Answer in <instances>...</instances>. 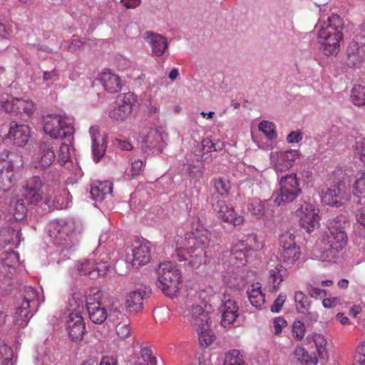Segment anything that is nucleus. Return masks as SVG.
<instances>
[{
  "label": "nucleus",
  "instance_id": "obj_1",
  "mask_svg": "<svg viewBox=\"0 0 365 365\" xmlns=\"http://www.w3.org/2000/svg\"><path fill=\"white\" fill-rule=\"evenodd\" d=\"M58 171L55 170L43 176L46 182L39 176L28 178L22 185L20 195L11 201L15 220H21L24 217L27 212L26 205H36L43 200L45 203L49 205L53 194L50 192L51 189L54 190L58 185Z\"/></svg>",
  "mask_w": 365,
  "mask_h": 365
},
{
  "label": "nucleus",
  "instance_id": "obj_2",
  "mask_svg": "<svg viewBox=\"0 0 365 365\" xmlns=\"http://www.w3.org/2000/svg\"><path fill=\"white\" fill-rule=\"evenodd\" d=\"M211 233L205 229L197 228L184 236L175 237V248L172 254L174 260L188 261L193 267L197 268L207 262V251Z\"/></svg>",
  "mask_w": 365,
  "mask_h": 365
},
{
  "label": "nucleus",
  "instance_id": "obj_3",
  "mask_svg": "<svg viewBox=\"0 0 365 365\" xmlns=\"http://www.w3.org/2000/svg\"><path fill=\"white\" fill-rule=\"evenodd\" d=\"M321 14L315 29L320 51L327 56H336L339 51L340 41L343 39L341 29L344 21L338 14L327 16L319 10Z\"/></svg>",
  "mask_w": 365,
  "mask_h": 365
},
{
  "label": "nucleus",
  "instance_id": "obj_4",
  "mask_svg": "<svg viewBox=\"0 0 365 365\" xmlns=\"http://www.w3.org/2000/svg\"><path fill=\"white\" fill-rule=\"evenodd\" d=\"M83 230L82 224L74 218H60L49 223L48 235L56 246L68 250L78 242Z\"/></svg>",
  "mask_w": 365,
  "mask_h": 365
},
{
  "label": "nucleus",
  "instance_id": "obj_5",
  "mask_svg": "<svg viewBox=\"0 0 365 365\" xmlns=\"http://www.w3.org/2000/svg\"><path fill=\"white\" fill-rule=\"evenodd\" d=\"M346 218L344 215H338L327 221L329 234L327 236L329 248L326 251L328 261L334 260L342 256L346 245L347 236L345 232Z\"/></svg>",
  "mask_w": 365,
  "mask_h": 365
},
{
  "label": "nucleus",
  "instance_id": "obj_6",
  "mask_svg": "<svg viewBox=\"0 0 365 365\" xmlns=\"http://www.w3.org/2000/svg\"><path fill=\"white\" fill-rule=\"evenodd\" d=\"M44 133L55 140H74L73 120L66 115L47 114L43 117Z\"/></svg>",
  "mask_w": 365,
  "mask_h": 365
},
{
  "label": "nucleus",
  "instance_id": "obj_7",
  "mask_svg": "<svg viewBox=\"0 0 365 365\" xmlns=\"http://www.w3.org/2000/svg\"><path fill=\"white\" fill-rule=\"evenodd\" d=\"M157 287L170 298L177 297L180 292L182 275L180 270L171 262L159 264L157 269Z\"/></svg>",
  "mask_w": 365,
  "mask_h": 365
},
{
  "label": "nucleus",
  "instance_id": "obj_8",
  "mask_svg": "<svg viewBox=\"0 0 365 365\" xmlns=\"http://www.w3.org/2000/svg\"><path fill=\"white\" fill-rule=\"evenodd\" d=\"M279 188L272 196L277 206L293 202L301 193L299 179L295 173L287 174L279 180Z\"/></svg>",
  "mask_w": 365,
  "mask_h": 365
},
{
  "label": "nucleus",
  "instance_id": "obj_9",
  "mask_svg": "<svg viewBox=\"0 0 365 365\" xmlns=\"http://www.w3.org/2000/svg\"><path fill=\"white\" fill-rule=\"evenodd\" d=\"M167 136L162 127L146 128L140 133L138 142L144 152L158 154L165 146Z\"/></svg>",
  "mask_w": 365,
  "mask_h": 365
},
{
  "label": "nucleus",
  "instance_id": "obj_10",
  "mask_svg": "<svg viewBox=\"0 0 365 365\" xmlns=\"http://www.w3.org/2000/svg\"><path fill=\"white\" fill-rule=\"evenodd\" d=\"M257 239V236L250 235L245 242L240 241L235 245L230 250V262L237 266L245 265L250 261L255 250L262 248Z\"/></svg>",
  "mask_w": 365,
  "mask_h": 365
},
{
  "label": "nucleus",
  "instance_id": "obj_11",
  "mask_svg": "<svg viewBox=\"0 0 365 365\" xmlns=\"http://www.w3.org/2000/svg\"><path fill=\"white\" fill-rule=\"evenodd\" d=\"M183 317L195 329L202 326L205 328L207 322H211L209 311L203 304H200L196 299L186 300Z\"/></svg>",
  "mask_w": 365,
  "mask_h": 365
},
{
  "label": "nucleus",
  "instance_id": "obj_12",
  "mask_svg": "<svg viewBox=\"0 0 365 365\" xmlns=\"http://www.w3.org/2000/svg\"><path fill=\"white\" fill-rule=\"evenodd\" d=\"M319 209L313 204L303 202L296 210L300 226L307 232L319 227Z\"/></svg>",
  "mask_w": 365,
  "mask_h": 365
},
{
  "label": "nucleus",
  "instance_id": "obj_13",
  "mask_svg": "<svg viewBox=\"0 0 365 365\" xmlns=\"http://www.w3.org/2000/svg\"><path fill=\"white\" fill-rule=\"evenodd\" d=\"M299 157V151L295 149L272 151L270 153L271 165L277 173L284 172L292 167Z\"/></svg>",
  "mask_w": 365,
  "mask_h": 365
},
{
  "label": "nucleus",
  "instance_id": "obj_14",
  "mask_svg": "<svg viewBox=\"0 0 365 365\" xmlns=\"http://www.w3.org/2000/svg\"><path fill=\"white\" fill-rule=\"evenodd\" d=\"M56 159L53 146L51 142L43 141L32 155L31 165L40 170L50 167Z\"/></svg>",
  "mask_w": 365,
  "mask_h": 365
},
{
  "label": "nucleus",
  "instance_id": "obj_15",
  "mask_svg": "<svg viewBox=\"0 0 365 365\" xmlns=\"http://www.w3.org/2000/svg\"><path fill=\"white\" fill-rule=\"evenodd\" d=\"M0 163V190L4 192L9 190L21 177V163L9 165Z\"/></svg>",
  "mask_w": 365,
  "mask_h": 365
},
{
  "label": "nucleus",
  "instance_id": "obj_16",
  "mask_svg": "<svg viewBox=\"0 0 365 365\" xmlns=\"http://www.w3.org/2000/svg\"><path fill=\"white\" fill-rule=\"evenodd\" d=\"M151 294L149 286L141 284L126 296L125 307L128 312L138 313L143 309V300Z\"/></svg>",
  "mask_w": 365,
  "mask_h": 365
},
{
  "label": "nucleus",
  "instance_id": "obj_17",
  "mask_svg": "<svg viewBox=\"0 0 365 365\" xmlns=\"http://www.w3.org/2000/svg\"><path fill=\"white\" fill-rule=\"evenodd\" d=\"M131 258L127 252V261H129L133 267L138 268L146 264L150 260V244L147 241L136 242L130 249Z\"/></svg>",
  "mask_w": 365,
  "mask_h": 365
},
{
  "label": "nucleus",
  "instance_id": "obj_18",
  "mask_svg": "<svg viewBox=\"0 0 365 365\" xmlns=\"http://www.w3.org/2000/svg\"><path fill=\"white\" fill-rule=\"evenodd\" d=\"M109 322L115 327V333L120 339L132 336L133 329L129 318L118 309H111L109 312Z\"/></svg>",
  "mask_w": 365,
  "mask_h": 365
},
{
  "label": "nucleus",
  "instance_id": "obj_19",
  "mask_svg": "<svg viewBox=\"0 0 365 365\" xmlns=\"http://www.w3.org/2000/svg\"><path fill=\"white\" fill-rule=\"evenodd\" d=\"M212 208L220 219L235 226L242 225L245 220L242 215L235 213L233 207L226 204L224 200L212 202Z\"/></svg>",
  "mask_w": 365,
  "mask_h": 365
},
{
  "label": "nucleus",
  "instance_id": "obj_20",
  "mask_svg": "<svg viewBox=\"0 0 365 365\" xmlns=\"http://www.w3.org/2000/svg\"><path fill=\"white\" fill-rule=\"evenodd\" d=\"M267 270L268 277L266 287L270 292H277L280 288L281 283L287 276V269L281 264L277 265L269 264Z\"/></svg>",
  "mask_w": 365,
  "mask_h": 365
},
{
  "label": "nucleus",
  "instance_id": "obj_21",
  "mask_svg": "<svg viewBox=\"0 0 365 365\" xmlns=\"http://www.w3.org/2000/svg\"><path fill=\"white\" fill-rule=\"evenodd\" d=\"M85 323L78 312H71L66 321V329L72 341H80L85 333Z\"/></svg>",
  "mask_w": 365,
  "mask_h": 365
},
{
  "label": "nucleus",
  "instance_id": "obj_22",
  "mask_svg": "<svg viewBox=\"0 0 365 365\" xmlns=\"http://www.w3.org/2000/svg\"><path fill=\"white\" fill-rule=\"evenodd\" d=\"M238 306L237 302L230 297L227 291L224 293L222 305L221 307L222 319L221 324L224 327L234 323L238 317Z\"/></svg>",
  "mask_w": 365,
  "mask_h": 365
},
{
  "label": "nucleus",
  "instance_id": "obj_23",
  "mask_svg": "<svg viewBox=\"0 0 365 365\" xmlns=\"http://www.w3.org/2000/svg\"><path fill=\"white\" fill-rule=\"evenodd\" d=\"M344 185L339 182L328 187L325 191H322V202L330 206H339L342 204V200L346 198L343 191Z\"/></svg>",
  "mask_w": 365,
  "mask_h": 365
},
{
  "label": "nucleus",
  "instance_id": "obj_24",
  "mask_svg": "<svg viewBox=\"0 0 365 365\" xmlns=\"http://www.w3.org/2000/svg\"><path fill=\"white\" fill-rule=\"evenodd\" d=\"M89 133L92 140V153L93 159L98 162L104 155L108 143L105 135H101L98 128L92 126L89 129Z\"/></svg>",
  "mask_w": 365,
  "mask_h": 365
},
{
  "label": "nucleus",
  "instance_id": "obj_25",
  "mask_svg": "<svg viewBox=\"0 0 365 365\" xmlns=\"http://www.w3.org/2000/svg\"><path fill=\"white\" fill-rule=\"evenodd\" d=\"M98 81L105 91L110 93H118L123 86L120 78L110 69H104L99 74Z\"/></svg>",
  "mask_w": 365,
  "mask_h": 365
},
{
  "label": "nucleus",
  "instance_id": "obj_26",
  "mask_svg": "<svg viewBox=\"0 0 365 365\" xmlns=\"http://www.w3.org/2000/svg\"><path fill=\"white\" fill-rule=\"evenodd\" d=\"M144 39L150 46L152 55L155 57L162 56L168 48V42L162 35L146 32Z\"/></svg>",
  "mask_w": 365,
  "mask_h": 365
},
{
  "label": "nucleus",
  "instance_id": "obj_27",
  "mask_svg": "<svg viewBox=\"0 0 365 365\" xmlns=\"http://www.w3.org/2000/svg\"><path fill=\"white\" fill-rule=\"evenodd\" d=\"M8 135L9 138L13 139L16 145L23 147L29 142L31 131L28 125H18L15 122H12L11 123Z\"/></svg>",
  "mask_w": 365,
  "mask_h": 365
},
{
  "label": "nucleus",
  "instance_id": "obj_28",
  "mask_svg": "<svg viewBox=\"0 0 365 365\" xmlns=\"http://www.w3.org/2000/svg\"><path fill=\"white\" fill-rule=\"evenodd\" d=\"M91 298L86 299V308L90 319L95 324H102L109 320V313L99 302H91Z\"/></svg>",
  "mask_w": 365,
  "mask_h": 365
},
{
  "label": "nucleus",
  "instance_id": "obj_29",
  "mask_svg": "<svg viewBox=\"0 0 365 365\" xmlns=\"http://www.w3.org/2000/svg\"><path fill=\"white\" fill-rule=\"evenodd\" d=\"M247 294L252 307L260 310L265 308V294L262 290L261 284L257 282L249 285L247 289Z\"/></svg>",
  "mask_w": 365,
  "mask_h": 365
},
{
  "label": "nucleus",
  "instance_id": "obj_30",
  "mask_svg": "<svg viewBox=\"0 0 365 365\" xmlns=\"http://www.w3.org/2000/svg\"><path fill=\"white\" fill-rule=\"evenodd\" d=\"M113 183L110 181L96 182L91 185L90 195L96 201H103L106 197L111 195Z\"/></svg>",
  "mask_w": 365,
  "mask_h": 365
},
{
  "label": "nucleus",
  "instance_id": "obj_31",
  "mask_svg": "<svg viewBox=\"0 0 365 365\" xmlns=\"http://www.w3.org/2000/svg\"><path fill=\"white\" fill-rule=\"evenodd\" d=\"M0 237L5 245L12 244L18 247L21 241V233L19 226L15 224L11 227L1 228L0 230Z\"/></svg>",
  "mask_w": 365,
  "mask_h": 365
},
{
  "label": "nucleus",
  "instance_id": "obj_32",
  "mask_svg": "<svg viewBox=\"0 0 365 365\" xmlns=\"http://www.w3.org/2000/svg\"><path fill=\"white\" fill-rule=\"evenodd\" d=\"M42 289L41 288H35L31 286H26L22 294L23 302H28L29 308H37L41 302L44 301L43 297L41 296Z\"/></svg>",
  "mask_w": 365,
  "mask_h": 365
},
{
  "label": "nucleus",
  "instance_id": "obj_33",
  "mask_svg": "<svg viewBox=\"0 0 365 365\" xmlns=\"http://www.w3.org/2000/svg\"><path fill=\"white\" fill-rule=\"evenodd\" d=\"M31 312V308H29L28 302H22L14 313V326L17 329L24 328L26 327L29 319L32 317Z\"/></svg>",
  "mask_w": 365,
  "mask_h": 365
},
{
  "label": "nucleus",
  "instance_id": "obj_34",
  "mask_svg": "<svg viewBox=\"0 0 365 365\" xmlns=\"http://www.w3.org/2000/svg\"><path fill=\"white\" fill-rule=\"evenodd\" d=\"M267 201H262L259 198H252L248 200L247 209L248 212L256 219H261L267 212Z\"/></svg>",
  "mask_w": 365,
  "mask_h": 365
},
{
  "label": "nucleus",
  "instance_id": "obj_35",
  "mask_svg": "<svg viewBox=\"0 0 365 365\" xmlns=\"http://www.w3.org/2000/svg\"><path fill=\"white\" fill-rule=\"evenodd\" d=\"M202 155L201 160L205 162L210 161V158L205 156L206 153L217 152L223 149L225 143L219 139L204 138L201 143Z\"/></svg>",
  "mask_w": 365,
  "mask_h": 365
},
{
  "label": "nucleus",
  "instance_id": "obj_36",
  "mask_svg": "<svg viewBox=\"0 0 365 365\" xmlns=\"http://www.w3.org/2000/svg\"><path fill=\"white\" fill-rule=\"evenodd\" d=\"M118 237L113 232H103L101 234L98 240V247L93 252L96 256L101 250L110 251V249L114 247L118 240Z\"/></svg>",
  "mask_w": 365,
  "mask_h": 365
},
{
  "label": "nucleus",
  "instance_id": "obj_37",
  "mask_svg": "<svg viewBox=\"0 0 365 365\" xmlns=\"http://www.w3.org/2000/svg\"><path fill=\"white\" fill-rule=\"evenodd\" d=\"M301 256V251L299 247H292L291 249L283 250L282 254V265L284 267L291 269L298 264Z\"/></svg>",
  "mask_w": 365,
  "mask_h": 365
},
{
  "label": "nucleus",
  "instance_id": "obj_38",
  "mask_svg": "<svg viewBox=\"0 0 365 365\" xmlns=\"http://www.w3.org/2000/svg\"><path fill=\"white\" fill-rule=\"evenodd\" d=\"M115 104L131 113L138 106L136 96L131 92L119 94L116 98Z\"/></svg>",
  "mask_w": 365,
  "mask_h": 365
},
{
  "label": "nucleus",
  "instance_id": "obj_39",
  "mask_svg": "<svg viewBox=\"0 0 365 365\" xmlns=\"http://www.w3.org/2000/svg\"><path fill=\"white\" fill-rule=\"evenodd\" d=\"M2 267L8 268L7 275L11 274L19 265V255L15 252H4L1 254Z\"/></svg>",
  "mask_w": 365,
  "mask_h": 365
},
{
  "label": "nucleus",
  "instance_id": "obj_40",
  "mask_svg": "<svg viewBox=\"0 0 365 365\" xmlns=\"http://www.w3.org/2000/svg\"><path fill=\"white\" fill-rule=\"evenodd\" d=\"M210 323L211 322H207L205 328H202V327L195 328L198 332V339L201 346L207 347L215 339L213 332L210 329Z\"/></svg>",
  "mask_w": 365,
  "mask_h": 365
},
{
  "label": "nucleus",
  "instance_id": "obj_41",
  "mask_svg": "<svg viewBox=\"0 0 365 365\" xmlns=\"http://www.w3.org/2000/svg\"><path fill=\"white\" fill-rule=\"evenodd\" d=\"M85 302L84 295L80 292H74L68 299V309L71 312H78L81 314L83 309Z\"/></svg>",
  "mask_w": 365,
  "mask_h": 365
},
{
  "label": "nucleus",
  "instance_id": "obj_42",
  "mask_svg": "<svg viewBox=\"0 0 365 365\" xmlns=\"http://www.w3.org/2000/svg\"><path fill=\"white\" fill-rule=\"evenodd\" d=\"M36 365H56V358L52 351L46 348L38 350V355L35 359Z\"/></svg>",
  "mask_w": 365,
  "mask_h": 365
},
{
  "label": "nucleus",
  "instance_id": "obj_43",
  "mask_svg": "<svg viewBox=\"0 0 365 365\" xmlns=\"http://www.w3.org/2000/svg\"><path fill=\"white\" fill-rule=\"evenodd\" d=\"M293 355L294 358L300 363L304 365H317V359L316 357H312L308 351L302 346H298L296 347Z\"/></svg>",
  "mask_w": 365,
  "mask_h": 365
},
{
  "label": "nucleus",
  "instance_id": "obj_44",
  "mask_svg": "<svg viewBox=\"0 0 365 365\" xmlns=\"http://www.w3.org/2000/svg\"><path fill=\"white\" fill-rule=\"evenodd\" d=\"M21 103L27 106L26 109L28 110L31 108V101L26 99H20V98H11V99H8L6 101H2V107L8 113H16L17 110V104Z\"/></svg>",
  "mask_w": 365,
  "mask_h": 365
},
{
  "label": "nucleus",
  "instance_id": "obj_45",
  "mask_svg": "<svg viewBox=\"0 0 365 365\" xmlns=\"http://www.w3.org/2000/svg\"><path fill=\"white\" fill-rule=\"evenodd\" d=\"M296 309L298 312L305 314L310 308V301L302 292L297 291L294 296Z\"/></svg>",
  "mask_w": 365,
  "mask_h": 365
},
{
  "label": "nucleus",
  "instance_id": "obj_46",
  "mask_svg": "<svg viewBox=\"0 0 365 365\" xmlns=\"http://www.w3.org/2000/svg\"><path fill=\"white\" fill-rule=\"evenodd\" d=\"M347 61L346 62L348 67H354L357 66L361 61V57L359 55L358 44L356 43H352L348 48L347 50Z\"/></svg>",
  "mask_w": 365,
  "mask_h": 365
},
{
  "label": "nucleus",
  "instance_id": "obj_47",
  "mask_svg": "<svg viewBox=\"0 0 365 365\" xmlns=\"http://www.w3.org/2000/svg\"><path fill=\"white\" fill-rule=\"evenodd\" d=\"M258 128L268 140H273L277 138L276 125L273 122L262 120L259 123Z\"/></svg>",
  "mask_w": 365,
  "mask_h": 365
},
{
  "label": "nucleus",
  "instance_id": "obj_48",
  "mask_svg": "<svg viewBox=\"0 0 365 365\" xmlns=\"http://www.w3.org/2000/svg\"><path fill=\"white\" fill-rule=\"evenodd\" d=\"M73 140H66L61 144L58 151V161L61 165L71 160V152L73 148Z\"/></svg>",
  "mask_w": 365,
  "mask_h": 365
},
{
  "label": "nucleus",
  "instance_id": "obj_49",
  "mask_svg": "<svg viewBox=\"0 0 365 365\" xmlns=\"http://www.w3.org/2000/svg\"><path fill=\"white\" fill-rule=\"evenodd\" d=\"M351 100L355 106L365 105V86L354 85L351 89Z\"/></svg>",
  "mask_w": 365,
  "mask_h": 365
},
{
  "label": "nucleus",
  "instance_id": "obj_50",
  "mask_svg": "<svg viewBox=\"0 0 365 365\" xmlns=\"http://www.w3.org/2000/svg\"><path fill=\"white\" fill-rule=\"evenodd\" d=\"M215 292L211 287H206L200 289L192 299H196L200 304H203L207 308L210 299L214 296Z\"/></svg>",
  "mask_w": 365,
  "mask_h": 365
},
{
  "label": "nucleus",
  "instance_id": "obj_51",
  "mask_svg": "<svg viewBox=\"0 0 365 365\" xmlns=\"http://www.w3.org/2000/svg\"><path fill=\"white\" fill-rule=\"evenodd\" d=\"M130 115L131 113L128 112L125 108H120L116 104L115 106L110 108L108 111V117L114 121L123 122Z\"/></svg>",
  "mask_w": 365,
  "mask_h": 365
},
{
  "label": "nucleus",
  "instance_id": "obj_52",
  "mask_svg": "<svg viewBox=\"0 0 365 365\" xmlns=\"http://www.w3.org/2000/svg\"><path fill=\"white\" fill-rule=\"evenodd\" d=\"M156 359L153 356L150 349L143 347L140 350V356L134 365H155Z\"/></svg>",
  "mask_w": 365,
  "mask_h": 365
},
{
  "label": "nucleus",
  "instance_id": "obj_53",
  "mask_svg": "<svg viewBox=\"0 0 365 365\" xmlns=\"http://www.w3.org/2000/svg\"><path fill=\"white\" fill-rule=\"evenodd\" d=\"M203 167L192 164L185 165L183 170L189 175L191 180L197 182L202 177Z\"/></svg>",
  "mask_w": 365,
  "mask_h": 365
},
{
  "label": "nucleus",
  "instance_id": "obj_54",
  "mask_svg": "<svg viewBox=\"0 0 365 365\" xmlns=\"http://www.w3.org/2000/svg\"><path fill=\"white\" fill-rule=\"evenodd\" d=\"M94 261L92 259L79 262L76 265V269L81 274L89 275L94 278Z\"/></svg>",
  "mask_w": 365,
  "mask_h": 365
},
{
  "label": "nucleus",
  "instance_id": "obj_55",
  "mask_svg": "<svg viewBox=\"0 0 365 365\" xmlns=\"http://www.w3.org/2000/svg\"><path fill=\"white\" fill-rule=\"evenodd\" d=\"M106 257L104 256L102 257L101 259H99L98 262L96 260L94 261V278L97 277H103L107 274V272L108 270L109 264L107 261H105V259L108 257L107 253L105 254Z\"/></svg>",
  "mask_w": 365,
  "mask_h": 365
},
{
  "label": "nucleus",
  "instance_id": "obj_56",
  "mask_svg": "<svg viewBox=\"0 0 365 365\" xmlns=\"http://www.w3.org/2000/svg\"><path fill=\"white\" fill-rule=\"evenodd\" d=\"M214 187L220 196L225 197L229 195L231 185L228 180L219 178L215 180Z\"/></svg>",
  "mask_w": 365,
  "mask_h": 365
},
{
  "label": "nucleus",
  "instance_id": "obj_57",
  "mask_svg": "<svg viewBox=\"0 0 365 365\" xmlns=\"http://www.w3.org/2000/svg\"><path fill=\"white\" fill-rule=\"evenodd\" d=\"M279 240L283 250L291 249L292 247H297L295 245V235L289 231L282 233Z\"/></svg>",
  "mask_w": 365,
  "mask_h": 365
},
{
  "label": "nucleus",
  "instance_id": "obj_58",
  "mask_svg": "<svg viewBox=\"0 0 365 365\" xmlns=\"http://www.w3.org/2000/svg\"><path fill=\"white\" fill-rule=\"evenodd\" d=\"M354 195L359 197H365V171L361 172L354 183Z\"/></svg>",
  "mask_w": 365,
  "mask_h": 365
},
{
  "label": "nucleus",
  "instance_id": "obj_59",
  "mask_svg": "<svg viewBox=\"0 0 365 365\" xmlns=\"http://www.w3.org/2000/svg\"><path fill=\"white\" fill-rule=\"evenodd\" d=\"M224 365H244L243 360L240 356L238 350L230 351L226 355Z\"/></svg>",
  "mask_w": 365,
  "mask_h": 365
},
{
  "label": "nucleus",
  "instance_id": "obj_60",
  "mask_svg": "<svg viewBox=\"0 0 365 365\" xmlns=\"http://www.w3.org/2000/svg\"><path fill=\"white\" fill-rule=\"evenodd\" d=\"M354 155L365 165V138H358L354 147Z\"/></svg>",
  "mask_w": 365,
  "mask_h": 365
},
{
  "label": "nucleus",
  "instance_id": "obj_61",
  "mask_svg": "<svg viewBox=\"0 0 365 365\" xmlns=\"http://www.w3.org/2000/svg\"><path fill=\"white\" fill-rule=\"evenodd\" d=\"M314 341L315 343L318 354L321 357H324L326 355V345L327 341L325 338L321 334H316L314 336Z\"/></svg>",
  "mask_w": 365,
  "mask_h": 365
},
{
  "label": "nucleus",
  "instance_id": "obj_62",
  "mask_svg": "<svg viewBox=\"0 0 365 365\" xmlns=\"http://www.w3.org/2000/svg\"><path fill=\"white\" fill-rule=\"evenodd\" d=\"M144 165L142 160L136 159L132 160L130 168L128 169V175L135 177L142 173V168Z\"/></svg>",
  "mask_w": 365,
  "mask_h": 365
},
{
  "label": "nucleus",
  "instance_id": "obj_63",
  "mask_svg": "<svg viewBox=\"0 0 365 365\" xmlns=\"http://www.w3.org/2000/svg\"><path fill=\"white\" fill-rule=\"evenodd\" d=\"M286 299L287 295L284 293H280L274 301L273 304L271 306V312L273 313H279L286 302Z\"/></svg>",
  "mask_w": 365,
  "mask_h": 365
},
{
  "label": "nucleus",
  "instance_id": "obj_64",
  "mask_svg": "<svg viewBox=\"0 0 365 365\" xmlns=\"http://www.w3.org/2000/svg\"><path fill=\"white\" fill-rule=\"evenodd\" d=\"M293 336L297 340H301L304 336V324L301 321H295L293 324Z\"/></svg>",
  "mask_w": 365,
  "mask_h": 365
}]
</instances>
